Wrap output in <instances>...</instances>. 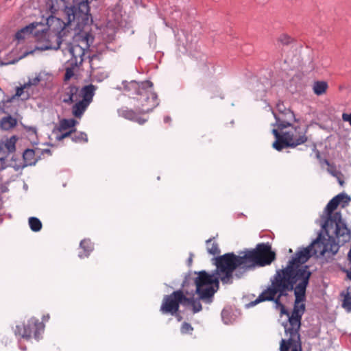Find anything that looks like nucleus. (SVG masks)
<instances>
[{
	"label": "nucleus",
	"instance_id": "a19ab883",
	"mask_svg": "<svg viewBox=\"0 0 351 351\" xmlns=\"http://www.w3.org/2000/svg\"><path fill=\"white\" fill-rule=\"evenodd\" d=\"M146 119H142L141 117H140L138 116V114L137 113L136 114V118L134 120V121L135 122H137L138 123H139L140 125H143L144 124L145 122H146Z\"/></svg>",
	"mask_w": 351,
	"mask_h": 351
},
{
	"label": "nucleus",
	"instance_id": "1a4fd4ad",
	"mask_svg": "<svg viewBox=\"0 0 351 351\" xmlns=\"http://www.w3.org/2000/svg\"><path fill=\"white\" fill-rule=\"evenodd\" d=\"M43 330L44 325L43 323L40 322L38 319L32 317L28 321L27 324L23 327L16 326L15 333L27 339H30L33 335L34 337L36 340H38L40 339V335Z\"/></svg>",
	"mask_w": 351,
	"mask_h": 351
},
{
	"label": "nucleus",
	"instance_id": "4be33fe9",
	"mask_svg": "<svg viewBox=\"0 0 351 351\" xmlns=\"http://www.w3.org/2000/svg\"><path fill=\"white\" fill-rule=\"evenodd\" d=\"M77 123L78 122L74 119H62L60 120L57 130L59 132H62L68 129L72 130Z\"/></svg>",
	"mask_w": 351,
	"mask_h": 351
},
{
	"label": "nucleus",
	"instance_id": "6ab92c4d",
	"mask_svg": "<svg viewBox=\"0 0 351 351\" xmlns=\"http://www.w3.org/2000/svg\"><path fill=\"white\" fill-rule=\"evenodd\" d=\"M191 36L186 32L181 30L176 34L177 41L179 45L182 46L186 50L190 48L191 45Z\"/></svg>",
	"mask_w": 351,
	"mask_h": 351
},
{
	"label": "nucleus",
	"instance_id": "4468645a",
	"mask_svg": "<svg viewBox=\"0 0 351 351\" xmlns=\"http://www.w3.org/2000/svg\"><path fill=\"white\" fill-rule=\"evenodd\" d=\"M339 198V196H335L332 199H331L329 202L327 204L325 209L324 213H326V216H322V219L324 222L326 220H328L329 218L335 216L337 213H339L340 215V219L341 221L345 224L347 225L346 221L342 219L341 214L340 212H336L335 213H332V212L337 208V207L339 205L338 199Z\"/></svg>",
	"mask_w": 351,
	"mask_h": 351
},
{
	"label": "nucleus",
	"instance_id": "aec40b11",
	"mask_svg": "<svg viewBox=\"0 0 351 351\" xmlns=\"http://www.w3.org/2000/svg\"><path fill=\"white\" fill-rule=\"evenodd\" d=\"M80 247L83 252H80L78 256L80 258L88 257L90 253L93 250V244L89 239H84L80 243Z\"/></svg>",
	"mask_w": 351,
	"mask_h": 351
},
{
	"label": "nucleus",
	"instance_id": "72a5a7b5",
	"mask_svg": "<svg viewBox=\"0 0 351 351\" xmlns=\"http://www.w3.org/2000/svg\"><path fill=\"white\" fill-rule=\"evenodd\" d=\"M291 40V38L287 34H282L278 38V41L282 45H288Z\"/></svg>",
	"mask_w": 351,
	"mask_h": 351
},
{
	"label": "nucleus",
	"instance_id": "9d476101",
	"mask_svg": "<svg viewBox=\"0 0 351 351\" xmlns=\"http://www.w3.org/2000/svg\"><path fill=\"white\" fill-rule=\"evenodd\" d=\"M142 90L143 93H138L140 96L139 101L141 104V108L138 110L139 114H145L152 112L159 105V101L157 94L153 91V86L147 87Z\"/></svg>",
	"mask_w": 351,
	"mask_h": 351
},
{
	"label": "nucleus",
	"instance_id": "49530a36",
	"mask_svg": "<svg viewBox=\"0 0 351 351\" xmlns=\"http://www.w3.org/2000/svg\"><path fill=\"white\" fill-rule=\"evenodd\" d=\"M347 276L351 280V271H348L347 272Z\"/></svg>",
	"mask_w": 351,
	"mask_h": 351
},
{
	"label": "nucleus",
	"instance_id": "603ef678",
	"mask_svg": "<svg viewBox=\"0 0 351 351\" xmlns=\"http://www.w3.org/2000/svg\"><path fill=\"white\" fill-rule=\"evenodd\" d=\"M46 152H50V150L49 149H46Z\"/></svg>",
	"mask_w": 351,
	"mask_h": 351
},
{
	"label": "nucleus",
	"instance_id": "c85d7f7f",
	"mask_svg": "<svg viewBox=\"0 0 351 351\" xmlns=\"http://www.w3.org/2000/svg\"><path fill=\"white\" fill-rule=\"evenodd\" d=\"M35 152L33 149H27L23 153V158L27 165H32L35 164L33 161L34 159Z\"/></svg>",
	"mask_w": 351,
	"mask_h": 351
},
{
	"label": "nucleus",
	"instance_id": "37998d69",
	"mask_svg": "<svg viewBox=\"0 0 351 351\" xmlns=\"http://www.w3.org/2000/svg\"><path fill=\"white\" fill-rule=\"evenodd\" d=\"M34 50H32V51H25L24 53V54L23 55V57H26L27 56L29 55V54H32L34 53Z\"/></svg>",
	"mask_w": 351,
	"mask_h": 351
},
{
	"label": "nucleus",
	"instance_id": "9b49d317",
	"mask_svg": "<svg viewBox=\"0 0 351 351\" xmlns=\"http://www.w3.org/2000/svg\"><path fill=\"white\" fill-rule=\"evenodd\" d=\"M289 316V325H286L285 332L289 336L287 339H285L286 345L293 346H302L300 340V335L299 334V330L301 325V319Z\"/></svg>",
	"mask_w": 351,
	"mask_h": 351
},
{
	"label": "nucleus",
	"instance_id": "09e8293b",
	"mask_svg": "<svg viewBox=\"0 0 351 351\" xmlns=\"http://www.w3.org/2000/svg\"><path fill=\"white\" fill-rule=\"evenodd\" d=\"M117 89H118V90H121V87L117 86Z\"/></svg>",
	"mask_w": 351,
	"mask_h": 351
},
{
	"label": "nucleus",
	"instance_id": "f257e3e1",
	"mask_svg": "<svg viewBox=\"0 0 351 351\" xmlns=\"http://www.w3.org/2000/svg\"><path fill=\"white\" fill-rule=\"evenodd\" d=\"M241 254L236 255L230 252L215 257L213 260L216 269L212 274L206 271L195 272L198 276L194 279L191 274L186 275L189 278L185 293L191 297H194L197 293L198 298L195 300L210 304L219 289V280L223 284H232L234 276L241 278L247 271L257 266L269 265L276 258V254L271 251L269 243H258L255 249L247 250L243 255Z\"/></svg>",
	"mask_w": 351,
	"mask_h": 351
},
{
	"label": "nucleus",
	"instance_id": "2f4dec72",
	"mask_svg": "<svg viewBox=\"0 0 351 351\" xmlns=\"http://www.w3.org/2000/svg\"><path fill=\"white\" fill-rule=\"evenodd\" d=\"M343 307L348 312H351V295L349 293L344 295Z\"/></svg>",
	"mask_w": 351,
	"mask_h": 351
},
{
	"label": "nucleus",
	"instance_id": "ea45409f",
	"mask_svg": "<svg viewBox=\"0 0 351 351\" xmlns=\"http://www.w3.org/2000/svg\"><path fill=\"white\" fill-rule=\"evenodd\" d=\"M40 82V79L38 77H34L33 78L32 80H30L29 81V83L28 84H27V86H31V85H36L38 84V83Z\"/></svg>",
	"mask_w": 351,
	"mask_h": 351
},
{
	"label": "nucleus",
	"instance_id": "79ce46f5",
	"mask_svg": "<svg viewBox=\"0 0 351 351\" xmlns=\"http://www.w3.org/2000/svg\"><path fill=\"white\" fill-rule=\"evenodd\" d=\"M178 319V322H180L182 319V317L180 315V314L176 313V314L173 315Z\"/></svg>",
	"mask_w": 351,
	"mask_h": 351
},
{
	"label": "nucleus",
	"instance_id": "6e6552de",
	"mask_svg": "<svg viewBox=\"0 0 351 351\" xmlns=\"http://www.w3.org/2000/svg\"><path fill=\"white\" fill-rule=\"evenodd\" d=\"M276 122L272 124L276 126L278 130H283L293 125V122L298 123L299 120L295 118L294 112L289 108L285 106L282 102L279 101L276 104V111L272 112Z\"/></svg>",
	"mask_w": 351,
	"mask_h": 351
},
{
	"label": "nucleus",
	"instance_id": "7c9ffc66",
	"mask_svg": "<svg viewBox=\"0 0 351 351\" xmlns=\"http://www.w3.org/2000/svg\"><path fill=\"white\" fill-rule=\"evenodd\" d=\"M337 196H339L338 199L339 204L341 205L342 207L346 206L351 201V198L345 193L338 194Z\"/></svg>",
	"mask_w": 351,
	"mask_h": 351
},
{
	"label": "nucleus",
	"instance_id": "20e7f679",
	"mask_svg": "<svg viewBox=\"0 0 351 351\" xmlns=\"http://www.w3.org/2000/svg\"><path fill=\"white\" fill-rule=\"evenodd\" d=\"M47 8L52 14L58 11H63L66 16V25L74 23L75 29H82L93 22L90 7L86 1L69 4L68 0H48Z\"/></svg>",
	"mask_w": 351,
	"mask_h": 351
},
{
	"label": "nucleus",
	"instance_id": "a18cd8bd",
	"mask_svg": "<svg viewBox=\"0 0 351 351\" xmlns=\"http://www.w3.org/2000/svg\"><path fill=\"white\" fill-rule=\"evenodd\" d=\"M170 121H171V118H170V117H169V116H167V117H165L164 118V121H165V123H168V122H169Z\"/></svg>",
	"mask_w": 351,
	"mask_h": 351
},
{
	"label": "nucleus",
	"instance_id": "412c9836",
	"mask_svg": "<svg viewBox=\"0 0 351 351\" xmlns=\"http://www.w3.org/2000/svg\"><path fill=\"white\" fill-rule=\"evenodd\" d=\"M68 50L75 62H77L78 58H80V62L83 60L82 56L84 55V49L79 45H69Z\"/></svg>",
	"mask_w": 351,
	"mask_h": 351
},
{
	"label": "nucleus",
	"instance_id": "c9c22d12",
	"mask_svg": "<svg viewBox=\"0 0 351 351\" xmlns=\"http://www.w3.org/2000/svg\"><path fill=\"white\" fill-rule=\"evenodd\" d=\"M74 75V72L72 68H66L64 74V81L69 80Z\"/></svg>",
	"mask_w": 351,
	"mask_h": 351
},
{
	"label": "nucleus",
	"instance_id": "7ed1b4c3",
	"mask_svg": "<svg viewBox=\"0 0 351 351\" xmlns=\"http://www.w3.org/2000/svg\"><path fill=\"white\" fill-rule=\"evenodd\" d=\"M321 226L328 239L324 238L319 232L318 237L309 245L301 248L292 256L284 269H289L293 272L304 269L309 273L310 278L312 273L309 267L304 264L311 256L320 257L326 252L335 255L339 251V247L349 242L351 239V231L341 221L339 213L322 222Z\"/></svg>",
	"mask_w": 351,
	"mask_h": 351
},
{
	"label": "nucleus",
	"instance_id": "de8ad7c7",
	"mask_svg": "<svg viewBox=\"0 0 351 351\" xmlns=\"http://www.w3.org/2000/svg\"><path fill=\"white\" fill-rule=\"evenodd\" d=\"M62 32H63V30H61V32H58V34H60V36H62ZM61 39L62 40V38H61Z\"/></svg>",
	"mask_w": 351,
	"mask_h": 351
},
{
	"label": "nucleus",
	"instance_id": "3c124183",
	"mask_svg": "<svg viewBox=\"0 0 351 351\" xmlns=\"http://www.w3.org/2000/svg\"><path fill=\"white\" fill-rule=\"evenodd\" d=\"M49 315H47V317H45V319H49Z\"/></svg>",
	"mask_w": 351,
	"mask_h": 351
},
{
	"label": "nucleus",
	"instance_id": "f03ea898",
	"mask_svg": "<svg viewBox=\"0 0 351 351\" xmlns=\"http://www.w3.org/2000/svg\"><path fill=\"white\" fill-rule=\"evenodd\" d=\"M309 273L304 269L293 272L289 269H278L269 279V285L250 304L252 306L263 302H273L274 309L279 311L280 315H289L284 302L289 292L294 291L293 309L304 313L306 291L309 283Z\"/></svg>",
	"mask_w": 351,
	"mask_h": 351
},
{
	"label": "nucleus",
	"instance_id": "c756f323",
	"mask_svg": "<svg viewBox=\"0 0 351 351\" xmlns=\"http://www.w3.org/2000/svg\"><path fill=\"white\" fill-rule=\"evenodd\" d=\"M280 351H302V346L286 345L285 339H282L280 341Z\"/></svg>",
	"mask_w": 351,
	"mask_h": 351
},
{
	"label": "nucleus",
	"instance_id": "ddd939ff",
	"mask_svg": "<svg viewBox=\"0 0 351 351\" xmlns=\"http://www.w3.org/2000/svg\"><path fill=\"white\" fill-rule=\"evenodd\" d=\"M123 85L125 91L130 92L134 90L135 93L138 95V93H143L142 90L145 91V88L153 86V83L148 80L141 83L135 81H131L130 82L123 81Z\"/></svg>",
	"mask_w": 351,
	"mask_h": 351
},
{
	"label": "nucleus",
	"instance_id": "423d86ee",
	"mask_svg": "<svg viewBox=\"0 0 351 351\" xmlns=\"http://www.w3.org/2000/svg\"><path fill=\"white\" fill-rule=\"evenodd\" d=\"M287 132L280 133L277 129L272 130V134L276 138L272 147L277 151H282L285 148H294L298 145L304 144L308 140L306 131L300 125H291Z\"/></svg>",
	"mask_w": 351,
	"mask_h": 351
},
{
	"label": "nucleus",
	"instance_id": "cd10ccee",
	"mask_svg": "<svg viewBox=\"0 0 351 351\" xmlns=\"http://www.w3.org/2000/svg\"><path fill=\"white\" fill-rule=\"evenodd\" d=\"M118 112L120 116L127 119L134 121V120L136 118L137 112H134L132 110L122 108L121 110H119Z\"/></svg>",
	"mask_w": 351,
	"mask_h": 351
},
{
	"label": "nucleus",
	"instance_id": "2eb2a0df",
	"mask_svg": "<svg viewBox=\"0 0 351 351\" xmlns=\"http://www.w3.org/2000/svg\"><path fill=\"white\" fill-rule=\"evenodd\" d=\"M38 25L39 23H32L29 25L21 28L16 33L15 38L19 42L24 40L28 38L31 34L33 33V31Z\"/></svg>",
	"mask_w": 351,
	"mask_h": 351
},
{
	"label": "nucleus",
	"instance_id": "8fccbe9b",
	"mask_svg": "<svg viewBox=\"0 0 351 351\" xmlns=\"http://www.w3.org/2000/svg\"><path fill=\"white\" fill-rule=\"evenodd\" d=\"M49 315H47V317H45V319H49Z\"/></svg>",
	"mask_w": 351,
	"mask_h": 351
},
{
	"label": "nucleus",
	"instance_id": "a878e982",
	"mask_svg": "<svg viewBox=\"0 0 351 351\" xmlns=\"http://www.w3.org/2000/svg\"><path fill=\"white\" fill-rule=\"evenodd\" d=\"M207 252L212 255H219L221 252L219 245L216 242L212 243V239H209L206 241Z\"/></svg>",
	"mask_w": 351,
	"mask_h": 351
},
{
	"label": "nucleus",
	"instance_id": "bb28decb",
	"mask_svg": "<svg viewBox=\"0 0 351 351\" xmlns=\"http://www.w3.org/2000/svg\"><path fill=\"white\" fill-rule=\"evenodd\" d=\"M30 229L34 232H38L42 228V223L40 220L35 217H31L28 219Z\"/></svg>",
	"mask_w": 351,
	"mask_h": 351
},
{
	"label": "nucleus",
	"instance_id": "b1692460",
	"mask_svg": "<svg viewBox=\"0 0 351 351\" xmlns=\"http://www.w3.org/2000/svg\"><path fill=\"white\" fill-rule=\"evenodd\" d=\"M17 121L15 118L12 117V116L9 115L8 117H3L1 120V128L3 130H8L16 125Z\"/></svg>",
	"mask_w": 351,
	"mask_h": 351
},
{
	"label": "nucleus",
	"instance_id": "dca6fc26",
	"mask_svg": "<svg viewBox=\"0 0 351 351\" xmlns=\"http://www.w3.org/2000/svg\"><path fill=\"white\" fill-rule=\"evenodd\" d=\"M95 90L96 87L93 84L84 86L82 88H80V98L82 97V100L90 104L93 101Z\"/></svg>",
	"mask_w": 351,
	"mask_h": 351
},
{
	"label": "nucleus",
	"instance_id": "58836bf2",
	"mask_svg": "<svg viewBox=\"0 0 351 351\" xmlns=\"http://www.w3.org/2000/svg\"><path fill=\"white\" fill-rule=\"evenodd\" d=\"M303 314L304 313L300 312L298 309H293L291 316L301 319Z\"/></svg>",
	"mask_w": 351,
	"mask_h": 351
},
{
	"label": "nucleus",
	"instance_id": "4c0bfd02",
	"mask_svg": "<svg viewBox=\"0 0 351 351\" xmlns=\"http://www.w3.org/2000/svg\"><path fill=\"white\" fill-rule=\"evenodd\" d=\"M27 87V84H25L23 86L17 87L16 90L15 95L17 97H21L23 94L24 89Z\"/></svg>",
	"mask_w": 351,
	"mask_h": 351
},
{
	"label": "nucleus",
	"instance_id": "f8f14e48",
	"mask_svg": "<svg viewBox=\"0 0 351 351\" xmlns=\"http://www.w3.org/2000/svg\"><path fill=\"white\" fill-rule=\"evenodd\" d=\"M59 98L62 102L70 105L80 99V87L64 83L58 91Z\"/></svg>",
	"mask_w": 351,
	"mask_h": 351
},
{
	"label": "nucleus",
	"instance_id": "e433bc0d",
	"mask_svg": "<svg viewBox=\"0 0 351 351\" xmlns=\"http://www.w3.org/2000/svg\"><path fill=\"white\" fill-rule=\"evenodd\" d=\"M72 133H73V129L72 130H70L69 132H66L64 133H62L60 135H58L56 136V139L58 141H62L63 140L64 138L68 137V136H71V135H72Z\"/></svg>",
	"mask_w": 351,
	"mask_h": 351
},
{
	"label": "nucleus",
	"instance_id": "0eeeda50",
	"mask_svg": "<svg viewBox=\"0 0 351 351\" xmlns=\"http://www.w3.org/2000/svg\"><path fill=\"white\" fill-rule=\"evenodd\" d=\"M34 36L39 43L36 49L40 51L58 50L63 42V40L61 39L60 33L51 34L47 29L35 32Z\"/></svg>",
	"mask_w": 351,
	"mask_h": 351
},
{
	"label": "nucleus",
	"instance_id": "f704fd0d",
	"mask_svg": "<svg viewBox=\"0 0 351 351\" xmlns=\"http://www.w3.org/2000/svg\"><path fill=\"white\" fill-rule=\"evenodd\" d=\"M221 318H222L223 322L226 324H228L230 323V318H229V312H228V311L223 309L221 311Z\"/></svg>",
	"mask_w": 351,
	"mask_h": 351
},
{
	"label": "nucleus",
	"instance_id": "39448f33",
	"mask_svg": "<svg viewBox=\"0 0 351 351\" xmlns=\"http://www.w3.org/2000/svg\"><path fill=\"white\" fill-rule=\"evenodd\" d=\"M189 278V276H185L182 284V289L164 296L160 308V311L162 314H176L178 311L180 304L184 306H190L193 313H197L202 310V304L199 300H195L194 297H191L185 293Z\"/></svg>",
	"mask_w": 351,
	"mask_h": 351
},
{
	"label": "nucleus",
	"instance_id": "f3484780",
	"mask_svg": "<svg viewBox=\"0 0 351 351\" xmlns=\"http://www.w3.org/2000/svg\"><path fill=\"white\" fill-rule=\"evenodd\" d=\"M16 137L15 136H12L10 138H8L5 143L3 144L4 148L6 149L5 152H2V147L0 145V160H3L7 156V154L12 153L16 149Z\"/></svg>",
	"mask_w": 351,
	"mask_h": 351
},
{
	"label": "nucleus",
	"instance_id": "473e14b6",
	"mask_svg": "<svg viewBox=\"0 0 351 351\" xmlns=\"http://www.w3.org/2000/svg\"><path fill=\"white\" fill-rule=\"evenodd\" d=\"M193 330V328L191 326V325L187 322H184L182 324L180 331L182 334H188L191 333V332Z\"/></svg>",
	"mask_w": 351,
	"mask_h": 351
},
{
	"label": "nucleus",
	"instance_id": "c03bdc74",
	"mask_svg": "<svg viewBox=\"0 0 351 351\" xmlns=\"http://www.w3.org/2000/svg\"><path fill=\"white\" fill-rule=\"evenodd\" d=\"M192 261H193V254H190V256H189V259H188V263H189V265H191Z\"/></svg>",
	"mask_w": 351,
	"mask_h": 351
},
{
	"label": "nucleus",
	"instance_id": "5701e85b",
	"mask_svg": "<svg viewBox=\"0 0 351 351\" xmlns=\"http://www.w3.org/2000/svg\"><path fill=\"white\" fill-rule=\"evenodd\" d=\"M328 88V85L326 81H315L313 85V93L318 96L326 93Z\"/></svg>",
	"mask_w": 351,
	"mask_h": 351
},
{
	"label": "nucleus",
	"instance_id": "393cba45",
	"mask_svg": "<svg viewBox=\"0 0 351 351\" xmlns=\"http://www.w3.org/2000/svg\"><path fill=\"white\" fill-rule=\"evenodd\" d=\"M71 140L76 143H86L88 141V136L86 133L77 132L75 129H73Z\"/></svg>",
	"mask_w": 351,
	"mask_h": 351
},
{
	"label": "nucleus",
	"instance_id": "a211bd4d",
	"mask_svg": "<svg viewBox=\"0 0 351 351\" xmlns=\"http://www.w3.org/2000/svg\"><path fill=\"white\" fill-rule=\"evenodd\" d=\"M75 104L72 106V114L76 118H81L90 105L82 99L75 101Z\"/></svg>",
	"mask_w": 351,
	"mask_h": 351
}]
</instances>
